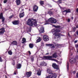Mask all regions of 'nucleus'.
<instances>
[{
  "label": "nucleus",
  "mask_w": 78,
  "mask_h": 78,
  "mask_svg": "<svg viewBox=\"0 0 78 78\" xmlns=\"http://www.w3.org/2000/svg\"><path fill=\"white\" fill-rule=\"evenodd\" d=\"M27 23L28 25L32 27L33 25L36 27L37 26V21L36 20L33 18H29L27 21Z\"/></svg>",
  "instance_id": "nucleus-1"
},
{
  "label": "nucleus",
  "mask_w": 78,
  "mask_h": 78,
  "mask_svg": "<svg viewBox=\"0 0 78 78\" xmlns=\"http://www.w3.org/2000/svg\"><path fill=\"white\" fill-rule=\"evenodd\" d=\"M51 31L53 34V35H55V37L56 39L57 38H59V37H60V35L61 34L60 33H58V34H56L57 33H59L61 31V30L59 29H53Z\"/></svg>",
  "instance_id": "nucleus-2"
},
{
  "label": "nucleus",
  "mask_w": 78,
  "mask_h": 78,
  "mask_svg": "<svg viewBox=\"0 0 78 78\" xmlns=\"http://www.w3.org/2000/svg\"><path fill=\"white\" fill-rule=\"evenodd\" d=\"M49 22L52 23H56L57 22L56 19L51 17L49 18L48 21H46V23L44 24L45 25L48 24V22Z\"/></svg>",
  "instance_id": "nucleus-3"
},
{
  "label": "nucleus",
  "mask_w": 78,
  "mask_h": 78,
  "mask_svg": "<svg viewBox=\"0 0 78 78\" xmlns=\"http://www.w3.org/2000/svg\"><path fill=\"white\" fill-rule=\"evenodd\" d=\"M43 40L45 42L48 41H49V37L46 35H44L43 36Z\"/></svg>",
  "instance_id": "nucleus-4"
},
{
  "label": "nucleus",
  "mask_w": 78,
  "mask_h": 78,
  "mask_svg": "<svg viewBox=\"0 0 78 78\" xmlns=\"http://www.w3.org/2000/svg\"><path fill=\"white\" fill-rule=\"evenodd\" d=\"M50 74V75L46 77V78H56L55 74L53 73H51Z\"/></svg>",
  "instance_id": "nucleus-5"
},
{
  "label": "nucleus",
  "mask_w": 78,
  "mask_h": 78,
  "mask_svg": "<svg viewBox=\"0 0 78 78\" xmlns=\"http://www.w3.org/2000/svg\"><path fill=\"white\" fill-rule=\"evenodd\" d=\"M70 12H71V10H70V9H66V10H64L63 11V14L64 15H67V13Z\"/></svg>",
  "instance_id": "nucleus-6"
},
{
  "label": "nucleus",
  "mask_w": 78,
  "mask_h": 78,
  "mask_svg": "<svg viewBox=\"0 0 78 78\" xmlns=\"http://www.w3.org/2000/svg\"><path fill=\"white\" fill-rule=\"evenodd\" d=\"M44 60H47L49 59V60H51V59L52 58V56H44L42 58Z\"/></svg>",
  "instance_id": "nucleus-7"
},
{
  "label": "nucleus",
  "mask_w": 78,
  "mask_h": 78,
  "mask_svg": "<svg viewBox=\"0 0 78 78\" xmlns=\"http://www.w3.org/2000/svg\"><path fill=\"white\" fill-rule=\"evenodd\" d=\"M31 74H32V72L31 71L26 72L25 76L27 78H28V77H30L31 76Z\"/></svg>",
  "instance_id": "nucleus-8"
},
{
  "label": "nucleus",
  "mask_w": 78,
  "mask_h": 78,
  "mask_svg": "<svg viewBox=\"0 0 78 78\" xmlns=\"http://www.w3.org/2000/svg\"><path fill=\"white\" fill-rule=\"evenodd\" d=\"M0 19H2V22H4L5 20V18L3 16V13H1L0 14Z\"/></svg>",
  "instance_id": "nucleus-9"
},
{
  "label": "nucleus",
  "mask_w": 78,
  "mask_h": 78,
  "mask_svg": "<svg viewBox=\"0 0 78 78\" xmlns=\"http://www.w3.org/2000/svg\"><path fill=\"white\" fill-rule=\"evenodd\" d=\"M38 9V7L36 5L33 6V11L34 12H36Z\"/></svg>",
  "instance_id": "nucleus-10"
},
{
  "label": "nucleus",
  "mask_w": 78,
  "mask_h": 78,
  "mask_svg": "<svg viewBox=\"0 0 78 78\" xmlns=\"http://www.w3.org/2000/svg\"><path fill=\"white\" fill-rule=\"evenodd\" d=\"M12 23H13V25H19V20H17L14 21H13L12 22Z\"/></svg>",
  "instance_id": "nucleus-11"
},
{
  "label": "nucleus",
  "mask_w": 78,
  "mask_h": 78,
  "mask_svg": "<svg viewBox=\"0 0 78 78\" xmlns=\"http://www.w3.org/2000/svg\"><path fill=\"white\" fill-rule=\"evenodd\" d=\"M41 73L42 71L41 70V69H39V70H37V74L38 75V76H41Z\"/></svg>",
  "instance_id": "nucleus-12"
},
{
  "label": "nucleus",
  "mask_w": 78,
  "mask_h": 78,
  "mask_svg": "<svg viewBox=\"0 0 78 78\" xmlns=\"http://www.w3.org/2000/svg\"><path fill=\"white\" fill-rule=\"evenodd\" d=\"M52 66L53 68L55 69H58V65H57L55 63H53Z\"/></svg>",
  "instance_id": "nucleus-13"
},
{
  "label": "nucleus",
  "mask_w": 78,
  "mask_h": 78,
  "mask_svg": "<svg viewBox=\"0 0 78 78\" xmlns=\"http://www.w3.org/2000/svg\"><path fill=\"white\" fill-rule=\"evenodd\" d=\"M75 61H76V60L75 58H72L69 60V62L71 64H73Z\"/></svg>",
  "instance_id": "nucleus-14"
},
{
  "label": "nucleus",
  "mask_w": 78,
  "mask_h": 78,
  "mask_svg": "<svg viewBox=\"0 0 78 78\" xmlns=\"http://www.w3.org/2000/svg\"><path fill=\"white\" fill-rule=\"evenodd\" d=\"M5 31V28L3 27L0 29V34H3Z\"/></svg>",
  "instance_id": "nucleus-15"
},
{
  "label": "nucleus",
  "mask_w": 78,
  "mask_h": 78,
  "mask_svg": "<svg viewBox=\"0 0 78 78\" xmlns=\"http://www.w3.org/2000/svg\"><path fill=\"white\" fill-rule=\"evenodd\" d=\"M24 13H25V12H23L22 13H20V16H19L20 18H22V17H24V16H25Z\"/></svg>",
  "instance_id": "nucleus-16"
},
{
  "label": "nucleus",
  "mask_w": 78,
  "mask_h": 78,
  "mask_svg": "<svg viewBox=\"0 0 78 78\" xmlns=\"http://www.w3.org/2000/svg\"><path fill=\"white\" fill-rule=\"evenodd\" d=\"M11 44L13 45H17V42L16 41H13L11 42Z\"/></svg>",
  "instance_id": "nucleus-17"
},
{
  "label": "nucleus",
  "mask_w": 78,
  "mask_h": 78,
  "mask_svg": "<svg viewBox=\"0 0 78 78\" xmlns=\"http://www.w3.org/2000/svg\"><path fill=\"white\" fill-rule=\"evenodd\" d=\"M40 66H47V64L45 62H42L40 63Z\"/></svg>",
  "instance_id": "nucleus-18"
},
{
  "label": "nucleus",
  "mask_w": 78,
  "mask_h": 78,
  "mask_svg": "<svg viewBox=\"0 0 78 78\" xmlns=\"http://www.w3.org/2000/svg\"><path fill=\"white\" fill-rule=\"evenodd\" d=\"M22 67V65L21 64L19 63L16 65V68L17 69H20Z\"/></svg>",
  "instance_id": "nucleus-19"
},
{
  "label": "nucleus",
  "mask_w": 78,
  "mask_h": 78,
  "mask_svg": "<svg viewBox=\"0 0 78 78\" xmlns=\"http://www.w3.org/2000/svg\"><path fill=\"white\" fill-rule=\"evenodd\" d=\"M40 33H43L44 32V29L42 27H41L40 30H39Z\"/></svg>",
  "instance_id": "nucleus-20"
},
{
  "label": "nucleus",
  "mask_w": 78,
  "mask_h": 78,
  "mask_svg": "<svg viewBox=\"0 0 78 78\" xmlns=\"http://www.w3.org/2000/svg\"><path fill=\"white\" fill-rule=\"evenodd\" d=\"M50 56H52V58H57V55H56V53H54L52 55Z\"/></svg>",
  "instance_id": "nucleus-21"
},
{
  "label": "nucleus",
  "mask_w": 78,
  "mask_h": 78,
  "mask_svg": "<svg viewBox=\"0 0 78 78\" xmlns=\"http://www.w3.org/2000/svg\"><path fill=\"white\" fill-rule=\"evenodd\" d=\"M41 40L42 39H41V37H38V39H37L36 41V43L40 42Z\"/></svg>",
  "instance_id": "nucleus-22"
},
{
  "label": "nucleus",
  "mask_w": 78,
  "mask_h": 78,
  "mask_svg": "<svg viewBox=\"0 0 78 78\" xmlns=\"http://www.w3.org/2000/svg\"><path fill=\"white\" fill-rule=\"evenodd\" d=\"M15 2L16 3V5H19L20 4V0H16Z\"/></svg>",
  "instance_id": "nucleus-23"
},
{
  "label": "nucleus",
  "mask_w": 78,
  "mask_h": 78,
  "mask_svg": "<svg viewBox=\"0 0 78 78\" xmlns=\"http://www.w3.org/2000/svg\"><path fill=\"white\" fill-rule=\"evenodd\" d=\"M26 42V39L25 38H23L21 41V43L22 44H25Z\"/></svg>",
  "instance_id": "nucleus-24"
},
{
  "label": "nucleus",
  "mask_w": 78,
  "mask_h": 78,
  "mask_svg": "<svg viewBox=\"0 0 78 78\" xmlns=\"http://www.w3.org/2000/svg\"><path fill=\"white\" fill-rule=\"evenodd\" d=\"M40 4L41 6H43L44 5V1H40Z\"/></svg>",
  "instance_id": "nucleus-25"
},
{
  "label": "nucleus",
  "mask_w": 78,
  "mask_h": 78,
  "mask_svg": "<svg viewBox=\"0 0 78 78\" xmlns=\"http://www.w3.org/2000/svg\"><path fill=\"white\" fill-rule=\"evenodd\" d=\"M29 47L30 48H32L34 47V45H33V44L30 43L29 44Z\"/></svg>",
  "instance_id": "nucleus-26"
},
{
  "label": "nucleus",
  "mask_w": 78,
  "mask_h": 78,
  "mask_svg": "<svg viewBox=\"0 0 78 78\" xmlns=\"http://www.w3.org/2000/svg\"><path fill=\"white\" fill-rule=\"evenodd\" d=\"M8 53L9 55H12V52L11 50L8 51Z\"/></svg>",
  "instance_id": "nucleus-27"
},
{
  "label": "nucleus",
  "mask_w": 78,
  "mask_h": 78,
  "mask_svg": "<svg viewBox=\"0 0 78 78\" xmlns=\"http://www.w3.org/2000/svg\"><path fill=\"white\" fill-rule=\"evenodd\" d=\"M48 13L50 15H53V12L50 11L48 12Z\"/></svg>",
  "instance_id": "nucleus-28"
},
{
  "label": "nucleus",
  "mask_w": 78,
  "mask_h": 78,
  "mask_svg": "<svg viewBox=\"0 0 78 78\" xmlns=\"http://www.w3.org/2000/svg\"><path fill=\"white\" fill-rule=\"evenodd\" d=\"M53 27L56 28H60V26H55V25H53Z\"/></svg>",
  "instance_id": "nucleus-29"
},
{
  "label": "nucleus",
  "mask_w": 78,
  "mask_h": 78,
  "mask_svg": "<svg viewBox=\"0 0 78 78\" xmlns=\"http://www.w3.org/2000/svg\"><path fill=\"white\" fill-rule=\"evenodd\" d=\"M47 73H49V74H50L51 73H50V72H51V70H50V69L48 68V69L47 70Z\"/></svg>",
  "instance_id": "nucleus-30"
},
{
  "label": "nucleus",
  "mask_w": 78,
  "mask_h": 78,
  "mask_svg": "<svg viewBox=\"0 0 78 78\" xmlns=\"http://www.w3.org/2000/svg\"><path fill=\"white\" fill-rule=\"evenodd\" d=\"M30 60L32 62H33V61H34V57H33V56H31Z\"/></svg>",
  "instance_id": "nucleus-31"
},
{
  "label": "nucleus",
  "mask_w": 78,
  "mask_h": 78,
  "mask_svg": "<svg viewBox=\"0 0 78 78\" xmlns=\"http://www.w3.org/2000/svg\"><path fill=\"white\" fill-rule=\"evenodd\" d=\"M62 0H58L57 2L58 3H59L60 4L62 3Z\"/></svg>",
  "instance_id": "nucleus-32"
},
{
  "label": "nucleus",
  "mask_w": 78,
  "mask_h": 78,
  "mask_svg": "<svg viewBox=\"0 0 78 78\" xmlns=\"http://www.w3.org/2000/svg\"><path fill=\"white\" fill-rule=\"evenodd\" d=\"M76 28L75 27H73V32H75V31H76Z\"/></svg>",
  "instance_id": "nucleus-33"
},
{
  "label": "nucleus",
  "mask_w": 78,
  "mask_h": 78,
  "mask_svg": "<svg viewBox=\"0 0 78 78\" xmlns=\"http://www.w3.org/2000/svg\"><path fill=\"white\" fill-rule=\"evenodd\" d=\"M47 45L48 46H50V47L53 46V45H53L51 44H47Z\"/></svg>",
  "instance_id": "nucleus-34"
},
{
  "label": "nucleus",
  "mask_w": 78,
  "mask_h": 78,
  "mask_svg": "<svg viewBox=\"0 0 78 78\" xmlns=\"http://www.w3.org/2000/svg\"><path fill=\"white\" fill-rule=\"evenodd\" d=\"M51 60L52 61H55L56 62H58V60H57L53 58L51 59Z\"/></svg>",
  "instance_id": "nucleus-35"
},
{
  "label": "nucleus",
  "mask_w": 78,
  "mask_h": 78,
  "mask_svg": "<svg viewBox=\"0 0 78 78\" xmlns=\"http://www.w3.org/2000/svg\"><path fill=\"white\" fill-rule=\"evenodd\" d=\"M41 44L42 46H44V43L43 41L41 42Z\"/></svg>",
  "instance_id": "nucleus-36"
},
{
  "label": "nucleus",
  "mask_w": 78,
  "mask_h": 78,
  "mask_svg": "<svg viewBox=\"0 0 78 78\" xmlns=\"http://www.w3.org/2000/svg\"><path fill=\"white\" fill-rule=\"evenodd\" d=\"M17 71L16 70L14 72V75H16L17 74Z\"/></svg>",
  "instance_id": "nucleus-37"
},
{
  "label": "nucleus",
  "mask_w": 78,
  "mask_h": 78,
  "mask_svg": "<svg viewBox=\"0 0 78 78\" xmlns=\"http://www.w3.org/2000/svg\"><path fill=\"white\" fill-rule=\"evenodd\" d=\"M0 62H3V60H2V57H0Z\"/></svg>",
  "instance_id": "nucleus-38"
},
{
  "label": "nucleus",
  "mask_w": 78,
  "mask_h": 78,
  "mask_svg": "<svg viewBox=\"0 0 78 78\" xmlns=\"http://www.w3.org/2000/svg\"><path fill=\"white\" fill-rule=\"evenodd\" d=\"M7 0H5L4 1V3H6L7 2Z\"/></svg>",
  "instance_id": "nucleus-39"
},
{
  "label": "nucleus",
  "mask_w": 78,
  "mask_h": 78,
  "mask_svg": "<svg viewBox=\"0 0 78 78\" xmlns=\"http://www.w3.org/2000/svg\"><path fill=\"white\" fill-rule=\"evenodd\" d=\"M76 48H78V44L75 45Z\"/></svg>",
  "instance_id": "nucleus-40"
},
{
  "label": "nucleus",
  "mask_w": 78,
  "mask_h": 78,
  "mask_svg": "<svg viewBox=\"0 0 78 78\" xmlns=\"http://www.w3.org/2000/svg\"><path fill=\"white\" fill-rule=\"evenodd\" d=\"M70 19H68V22H70Z\"/></svg>",
  "instance_id": "nucleus-41"
},
{
  "label": "nucleus",
  "mask_w": 78,
  "mask_h": 78,
  "mask_svg": "<svg viewBox=\"0 0 78 78\" xmlns=\"http://www.w3.org/2000/svg\"><path fill=\"white\" fill-rule=\"evenodd\" d=\"M51 48H55V46H54V45H53V46L51 47Z\"/></svg>",
  "instance_id": "nucleus-42"
},
{
  "label": "nucleus",
  "mask_w": 78,
  "mask_h": 78,
  "mask_svg": "<svg viewBox=\"0 0 78 78\" xmlns=\"http://www.w3.org/2000/svg\"><path fill=\"white\" fill-rule=\"evenodd\" d=\"M69 66L68 65H67V69H69Z\"/></svg>",
  "instance_id": "nucleus-43"
},
{
  "label": "nucleus",
  "mask_w": 78,
  "mask_h": 78,
  "mask_svg": "<svg viewBox=\"0 0 78 78\" xmlns=\"http://www.w3.org/2000/svg\"><path fill=\"white\" fill-rule=\"evenodd\" d=\"M75 73H76V71H74L73 72V74L75 75Z\"/></svg>",
  "instance_id": "nucleus-44"
},
{
  "label": "nucleus",
  "mask_w": 78,
  "mask_h": 78,
  "mask_svg": "<svg viewBox=\"0 0 78 78\" xmlns=\"http://www.w3.org/2000/svg\"><path fill=\"white\" fill-rule=\"evenodd\" d=\"M77 78H78V73H77V74H76V75Z\"/></svg>",
  "instance_id": "nucleus-45"
},
{
  "label": "nucleus",
  "mask_w": 78,
  "mask_h": 78,
  "mask_svg": "<svg viewBox=\"0 0 78 78\" xmlns=\"http://www.w3.org/2000/svg\"><path fill=\"white\" fill-rule=\"evenodd\" d=\"M28 52H29V55H31V52L30 51H29Z\"/></svg>",
  "instance_id": "nucleus-46"
},
{
  "label": "nucleus",
  "mask_w": 78,
  "mask_h": 78,
  "mask_svg": "<svg viewBox=\"0 0 78 78\" xmlns=\"http://www.w3.org/2000/svg\"><path fill=\"white\" fill-rule=\"evenodd\" d=\"M11 18H12V16H11L9 17V19H11Z\"/></svg>",
  "instance_id": "nucleus-47"
},
{
  "label": "nucleus",
  "mask_w": 78,
  "mask_h": 78,
  "mask_svg": "<svg viewBox=\"0 0 78 78\" xmlns=\"http://www.w3.org/2000/svg\"><path fill=\"white\" fill-rule=\"evenodd\" d=\"M76 33L77 35H78V31H77L76 32Z\"/></svg>",
  "instance_id": "nucleus-48"
},
{
  "label": "nucleus",
  "mask_w": 78,
  "mask_h": 78,
  "mask_svg": "<svg viewBox=\"0 0 78 78\" xmlns=\"http://www.w3.org/2000/svg\"><path fill=\"white\" fill-rule=\"evenodd\" d=\"M77 42V41L76 40L75 41H74L75 44L76 43V42Z\"/></svg>",
  "instance_id": "nucleus-49"
},
{
  "label": "nucleus",
  "mask_w": 78,
  "mask_h": 78,
  "mask_svg": "<svg viewBox=\"0 0 78 78\" xmlns=\"http://www.w3.org/2000/svg\"><path fill=\"white\" fill-rule=\"evenodd\" d=\"M76 11L77 12H78V8L76 9Z\"/></svg>",
  "instance_id": "nucleus-50"
},
{
  "label": "nucleus",
  "mask_w": 78,
  "mask_h": 78,
  "mask_svg": "<svg viewBox=\"0 0 78 78\" xmlns=\"http://www.w3.org/2000/svg\"><path fill=\"white\" fill-rule=\"evenodd\" d=\"M76 28H78V25H76Z\"/></svg>",
  "instance_id": "nucleus-51"
},
{
  "label": "nucleus",
  "mask_w": 78,
  "mask_h": 78,
  "mask_svg": "<svg viewBox=\"0 0 78 78\" xmlns=\"http://www.w3.org/2000/svg\"><path fill=\"white\" fill-rule=\"evenodd\" d=\"M71 19H72V20H73V17H71Z\"/></svg>",
  "instance_id": "nucleus-52"
},
{
  "label": "nucleus",
  "mask_w": 78,
  "mask_h": 78,
  "mask_svg": "<svg viewBox=\"0 0 78 78\" xmlns=\"http://www.w3.org/2000/svg\"><path fill=\"white\" fill-rule=\"evenodd\" d=\"M21 11H24V9H22Z\"/></svg>",
  "instance_id": "nucleus-53"
},
{
  "label": "nucleus",
  "mask_w": 78,
  "mask_h": 78,
  "mask_svg": "<svg viewBox=\"0 0 78 78\" xmlns=\"http://www.w3.org/2000/svg\"><path fill=\"white\" fill-rule=\"evenodd\" d=\"M68 36H70V34H69V33H68Z\"/></svg>",
  "instance_id": "nucleus-54"
},
{
  "label": "nucleus",
  "mask_w": 78,
  "mask_h": 78,
  "mask_svg": "<svg viewBox=\"0 0 78 78\" xmlns=\"http://www.w3.org/2000/svg\"><path fill=\"white\" fill-rule=\"evenodd\" d=\"M31 27H30L29 29H30V30H31Z\"/></svg>",
  "instance_id": "nucleus-55"
},
{
  "label": "nucleus",
  "mask_w": 78,
  "mask_h": 78,
  "mask_svg": "<svg viewBox=\"0 0 78 78\" xmlns=\"http://www.w3.org/2000/svg\"><path fill=\"white\" fill-rule=\"evenodd\" d=\"M49 54V53H47L46 54V55H48Z\"/></svg>",
  "instance_id": "nucleus-56"
},
{
  "label": "nucleus",
  "mask_w": 78,
  "mask_h": 78,
  "mask_svg": "<svg viewBox=\"0 0 78 78\" xmlns=\"http://www.w3.org/2000/svg\"><path fill=\"white\" fill-rule=\"evenodd\" d=\"M13 66H14V65H15V63L13 64Z\"/></svg>",
  "instance_id": "nucleus-57"
},
{
  "label": "nucleus",
  "mask_w": 78,
  "mask_h": 78,
  "mask_svg": "<svg viewBox=\"0 0 78 78\" xmlns=\"http://www.w3.org/2000/svg\"><path fill=\"white\" fill-rule=\"evenodd\" d=\"M29 11H30V9H29Z\"/></svg>",
  "instance_id": "nucleus-58"
},
{
  "label": "nucleus",
  "mask_w": 78,
  "mask_h": 78,
  "mask_svg": "<svg viewBox=\"0 0 78 78\" xmlns=\"http://www.w3.org/2000/svg\"><path fill=\"white\" fill-rule=\"evenodd\" d=\"M7 0V2H8V0Z\"/></svg>",
  "instance_id": "nucleus-59"
}]
</instances>
